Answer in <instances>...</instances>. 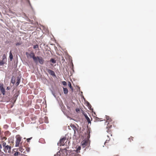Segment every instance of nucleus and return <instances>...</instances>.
Segmentation results:
<instances>
[{
  "mask_svg": "<svg viewBox=\"0 0 156 156\" xmlns=\"http://www.w3.org/2000/svg\"><path fill=\"white\" fill-rule=\"evenodd\" d=\"M29 55L31 58H32L35 63L37 62V58L35 56V54L33 52H31Z\"/></svg>",
  "mask_w": 156,
  "mask_h": 156,
  "instance_id": "f257e3e1",
  "label": "nucleus"
},
{
  "mask_svg": "<svg viewBox=\"0 0 156 156\" xmlns=\"http://www.w3.org/2000/svg\"><path fill=\"white\" fill-rule=\"evenodd\" d=\"M3 150L5 153H10L11 151V147L7 145L4 148Z\"/></svg>",
  "mask_w": 156,
  "mask_h": 156,
  "instance_id": "f03ea898",
  "label": "nucleus"
},
{
  "mask_svg": "<svg viewBox=\"0 0 156 156\" xmlns=\"http://www.w3.org/2000/svg\"><path fill=\"white\" fill-rule=\"evenodd\" d=\"M36 58H37V61H38L39 63L41 65H43L44 63V60L43 59L42 57L37 56Z\"/></svg>",
  "mask_w": 156,
  "mask_h": 156,
  "instance_id": "7ed1b4c3",
  "label": "nucleus"
},
{
  "mask_svg": "<svg viewBox=\"0 0 156 156\" xmlns=\"http://www.w3.org/2000/svg\"><path fill=\"white\" fill-rule=\"evenodd\" d=\"M0 90L2 94L3 95H5V89L3 87V85L2 84H0Z\"/></svg>",
  "mask_w": 156,
  "mask_h": 156,
  "instance_id": "20e7f679",
  "label": "nucleus"
},
{
  "mask_svg": "<svg viewBox=\"0 0 156 156\" xmlns=\"http://www.w3.org/2000/svg\"><path fill=\"white\" fill-rule=\"evenodd\" d=\"M47 70L48 73L51 75L54 76H56V75L54 71L49 69H47Z\"/></svg>",
  "mask_w": 156,
  "mask_h": 156,
  "instance_id": "39448f33",
  "label": "nucleus"
},
{
  "mask_svg": "<svg viewBox=\"0 0 156 156\" xmlns=\"http://www.w3.org/2000/svg\"><path fill=\"white\" fill-rule=\"evenodd\" d=\"M73 103V104H74V103L73 102V101L72 100L69 102V104H66V105L67 107V108L70 111L71 109L70 106H71V103Z\"/></svg>",
  "mask_w": 156,
  "mask_h": 156,
  "instance_id": "423d86ee",
  "label": "nucleus"
},
{
  "mask_svg": "<svg viewBox=\"0 0 156 156\" xmlns=\"http://www.w3.org/2000/svg\"><path fill=\"white\" fill-rule=\"evenodd\" d=\"M86 105L88 107V109L90 110L93 111V108H91V105L90 103L88 101H86Z\"/></svg>",
  "mask_w": 156,
  "mask_h": 156,
  "instance_id": "0eeeda50",
  "label": "nucleus"
},
{
  "mask_svg": "<svg viewBox=\"0 0 156 156\" xmlns=\"http://www.w3.org/2000/svg\"><path fill=\"white\" fill-rule=\"evenodd\" d=\"M83 115H84L85 118L87 120V122L88 123H91L90 119V118L87 116V114L85 113H83Z\"/></svg>",
  "mask_w": 156,
  "mask_h": 156,
  "instance_id": "6e6552de",
  "label": "nucleus"
},
{
  "mask_svg": "<svg viewBox=\"0 0 156 156\" xmlns=\"http://www.w3.org/2000/svg\"><path fill=\"white\" fill-rule=\"evenodd\" d=\"M20 82V77L19 76L17 77V81L16 83V86H18Z\"/></svg>",
  "mask_w": 156,
  "mask_h": 156,
  "instance_id": "1a4fd4ad",
  "label": "nucleus"
},
{
  "mask_svg": "<svg viewBox=\"0 0 156 156\" xmlns=\"http://www.w3.org/2000/svg\"><path fill=\"white\" fill-rule=\"evenodd\" d=\"M106 118L107 119V121L106 122H111L112 121L111 119H110V118H109V117L107 115H106Z\"/></svg>",
  "mask_w": 156,
  "mask_h": 156,
  "instance_id": "9d476101",
  "label": "nucleus"
},
{
  "mask_svg": "<svg viewBox=\"0 0 156 156\" xmlns=\"http://www.w3.org/2000/svg\"><path fill=\"white\" fill-rule=\"evenodd\" d=\"M9 58L10 61H12L13 59V55L11 51H10L9 52Z\"/></svg>",
  "mask_w": 156,
  "mask_h": 156,
  "instance_id": "9b49d317",
  "label": "nucleus"
},
{
  "mask_svg": "<svg viewBox=\"0 0 156 156\" xmlns=\"http://www.w3.org/2000/svg\"><path fill=\"white\" fill-rule=\"evenodd\" d=\"M16 142L17 143H18L20 144V141H21V137L20 136H18L17 137H16Z\"/></svg>",
  "mask_w": 156,
  "mask_h": 156,
  "instance_id": "f8f14e48",
  "label": "nucleus"
},
{
  "mask_svg": "<svg viewBox=\"0 0 156 156\" xmlns=\"http://www.w3.org/2000/svg\"><path fill=\"white\" fill-rule=\"evenodd\" d=\"M66 139V138L65 137H63L62 138L60 139L59 140V143L60 144H62V142L64 143V141Z\"/></svg>",
  "mask_w": 156,
  "mask_h": 156,
  "instance_id": "ddd939ff",
  "label": "nucleus"
},
{
  "mask_svg": "<svg viewBox=\"0 0 156 156\" xmlns=\"http://www.w3.org/2000/svg\"><path fill=\"white\" fill-rule=\"evenodd\" d=\"M11 82L13 84H14L15 82V78L13 76H12V77Z\"/></svg>",
  "mask_w": 156,
  "mask_h": 156,
  "instance_id": "4468645a",
  "label": "nucleus"
},
{
  "mask_svg": "<svg viewBox=\"0 0 156 156\" xmlns=\"http://www.w3.org/2000/svg\"><path fill=\"white\" fill-rule=\"evenodd\" d=\"M63 92L65 94H67L68 93V90L66 88H63Z\"/></svg>",
  "mask_w": 156,
  "mask_h": 156,
  "instance_id": "2eb2a0df",
  "label": "nucleus"
},
{
  "mask_svg": "<svg viewBox=\"0 0 156 156\" xmlns=\"http://www.w3.org/2000/svg\"><path fill=\"white\" fill-rule=\"evenodd\" d=\"M81 147L80 146H78L76 150L75 151L77 153H78L80 152V150Z\"/></svg>",
  "mask_w": 156,
  "mask_h": 156,
  "instance_id": "dca6fc26",
  "label": "nucleus"
},
{
  "mask_svg": "<svg viewBox=\"0 0 156 156\" xmlns=\"http://www.w3.org/2000/svg\"><path fill=\"white\" fill-rule=\"evenodd\" d=\"M50 62L53 63H55L56 62V61L54 58H51L50 60Z\"/></svg>",
  "mask_w": 156,
  "mask_h": 156,
  "instance_id": "f3484780",
  "label": "nucleus"
},
{
  "mask_svg": "<svg viewBox=\"0 0 156 156\" xmlns=\"http://www.w3.org/2000/svg\"><path fill=\"white\" fill-rule=\"evenodd\" d=\"M68 86H69V88L72 90H73V87H72V85H71V83L70 82H68Z\"/></svg>",
  "mask_w": 156,
  "mask_h": 156,
  "instance_id": "a211bd4d",
  "label": "nucleus"
},
{
  "mask_svg": "<svg viewBox=\"0 0 156 156\" xmlns=\"http://www.w3.org/2000/svg\"><path fill=\"white\" fill-rule=\"evenodd\" d=\"M20 154V152L17 151V152H15L14 154V155L15 156H17L18 155H19Z\"/></svg>",
  "mask_w": 156,
  "mask_h": 156,
  "instance_id": "6ab92c4d",
  "label": "nucleus"
},
{
  "mask_svg": "<svg viewBox=\"0 0 156 156\" xmlns=\"http://www.w3.org/2000/svg\"><path fill=\"white\" fill-rule=\"evenodd\" d=\"M87 143V142L86 141H83V142H82V145L83 147H84L86 144Z\"/></svg>",
  "mask_w": 156,
  "mask_h": 156,
  "instance_id": "aec40b11",
  "label": "nucleus"
},
{
  "mask_svg": "<svg viewBox=\"0 0 156 156\" xmlns=\"http://www.w3.org/2000/svg\"><path fill=\"white\" fill-rule=\"evenodd\" d=\"M6 58V56L5 54H4L2 55V60H4Z\"/></svg>",
  "mask_w": 156,
  "mask_h": 156,
  "instance_id": "412c9836",
  "label": "nucleus"
},
{
  "mask_svg": "<svg viewBox=\"0 0 156 156\" xmlns=\"http://www.w3.org/2000/svg\"><path fill=\"white\" fill-rule=\"evenodd\" d=\"M33 48L34 49H36L37 48H38V44H37L35 45H34Z\"/></svg>",
  "mask_w": 156,
  "mask_h": 156,
  "instance_id": "4be33fe9",
  "label": "nucleus"
},
{
  "mask_svg": "<svg viewBox=\"0 0 156 156\" xmlns=\"http://www.w3.org/2000/svg\"><path fill=\"white\" fill-rule=\"evenodd\" d=\"M62 83L63 85L64 86H66L67 85L66 82L65 81H63L62 82Z\"/></svg>",
  "mask_w": 156,
  "mask_h": 156,
  "instance_id": "5701e85b",
  "label": "nucleus"
},
{
  "mask_svg": "<svg viewBox=\"0 0 156 156\" xmlns=\"http://www.w3.org/2000/svg\"><path fill=\"white\" fill-rule=\"evenodd\" d=\"M5 63L3 61H0V66L3 65Z\"/></svg>",
  "mask_w": 156,
  "mask_h": 156,
  "instance_id": "b1692460",
  "label": "nucleus"
},
{
  "mask_svg": "<svg viewBox=\"0 0 156 156\" xmlns=\"http://www.w3.org/2000/svg\"><path fill=\"white\" fill-rule=\"evenodd\" d=\"M19 151H20L21 152H22L23 151V149L22 147H20L19 149Z\"/></svg>",
  "mask_w": 156,
  "mask_h": 156,
  "instance_id": "393cba45",
  "label": "nucleus"
},
{
  "mask_svg": "<svg viewBox=\"0 0 156 156\" xmlns=\"http://www.w3.org/2000/svg\"><path fill=\"white\" fill-rule=\"evenodd\" d=\"M8 125H5L3 127L4 128L6 129L8 128Z\"/></svg>",
  "mask_w": 156,
  "mask_h": 156,
  "instance_id": "a878e982",
  "label": "nucleus"
},
{
  "mask_svg": "<svg viewBox=\"0 0 156 156\" xmlns=\"http://www.w3.org/2000/svg\"><path fill=\"white\" fill-rule=\"evenodd\" d=\"M32 137H30V138H28L27 139V141L28 142H29L31 140V139H32Z\"/></svg>",
  "mask_w": 156,
  "mask_h": 156,
  "instance_id": "bb28decb",
  "label": "nucleus"
},
{
  "mask_svg": "<svg viewBox=\"0 0 156 156\" xmlns=\"http://www.w3.org/2000/svg\"><path fill=\"white\" fill-rule=\"evenodd\" d=\"M76 111L77 112H80V109L79 108H76Z\"/></svg>",
  "mask_w": 156,
  "mask_h": 156,
  "instance_id": "cd10ccee",
  "label": "nucleus"
},
{
  "mask_svg": "<svg viewBox=\"0 0 156 156\" xmlns=\"http://www.w3.org/2000/svg\"><path fill=\"white\" fill-rule=\"evenodd\" d=\"M27 1H28V3H29V5H30V6L31 7V8H32V6H31V4H30V2L29 0H27Z\"/></svg>",
  "mask_w": 156,
  "mask_h": 156,
  "instance_id": "c85d7f7f",
  "label": "nucleus"
},
{
  "mask_svg": "<svg viewBox=\"0 0 156 156\" xmlns=\"http://www.w3.org/2000/svg\"><path fill=\"white\" fill-rule=\"evenodd\" d=\"M52 94L54 96V97L55 98H56V95L53 92H52Z\"/></svg>",
  "mask_w": 156,
  "mask_h": 156,
  "instance_id": "c756f323",
  "label": "nucleus"
},
{
  "mask_svg": "<svg viewBox=\"0 0 156 156\" xmlns=\"http://www.w3.org/2000/svg\"><path fill=\"white\" fill-rule=\"evenodd\" d=\"M19 143H17L16 142V144H15V147H17L19 146Z\"/></svg>",
  "mask_w": 156,
  "mask_h": 156,
  "instance_id": "7c9ffc66",
  "label": "nucleus"
},
{
  "mask_svg": "<svg viewBox=\"0 0 156 156\" xmlns=\"http://www.w3.org/2000/svg\"><path fill=\"white\" fill-rule=\"evenodd\" d=\"M21 44L20 43L18 42L16 43V46H18V45H20Z\"/></svg>",
  "mask_w": 156,
  "mask_h": 156,
  "instance_id": "2f4dec72",
  "label": "nucleus"
},
{
  "mask_svg": "<svg viewBox=\"0 0 156 156\" xmlns=\"http://www.w3.org/2000/svg\"><path fill=\"white\" fill-rule=\"evenodd\" d=\"M58 153H60V151H58L57 154H55L54 156H58Z\"/></svg>",
  "mask_w": 156,
  "mask_h": 156,
  "instance_id": "473e14b6",
  "label": "nucleus"
},
{
  "mask_svg": "<svg viewBox=\"0 0 156 156\" xmlns=\"http://www.w3.org/2000/svg\"><path fill=\"white\" fill-rule=\"evenodd\" d=\"M10 88L9 87H7L6 88V90H10Z\"/></svg>",
  "mask_w": 156,
  "mask_h": 156,
  "instance_id": "72a5a7b5",
  "label": "nucleus"
},
{
  "mask_svg": "<svg viewBox=\"0 0 156 156\" xmlns=\"http://www.w3.org/2000/svg\"><path fill=\"white\" fill-rule=\"evenodd\" d=\"M2 145L3 147L5 146L6 145V143L5 142L3 143Z\"/></svg>",
  "mask_w": 156,
  "mask_h": 156,
  "instance_id": "f704fd0d",
  "label": "nucleus"
},
{
  "mask_svg": "<svg viewBox=\"0 0 156 156\" xmlns=\"http://www.w3.org/2000/svg\"><path fill=\"white\" fill-rule=\"evenodd\" d=\"M109 140H110L109 139L108 140H107L105 141V143H104V144H105H105H106V143H107V141H109Z\"/></svg>",
  "mask_w": 156,
  "mask_h": 156,
  "instance_id": "c9c22d12",
  "label": "nucleus"
},
{
  "mask_svg": "<svg viewBox=\"0 0 156 156\" xmlns=\"http://www.w3.org/2000/svg\"><path fill=\"white\" fill-rule=\"evenodd\" d=\"M27 152H29L30 151V148H28L27 149Z\"/></svg>",
  "mask_w": 156,
  "mask_h": 156,
  "instance_id": "e433bc0d",
  "label": "nucleus"
},
{
  "mask_svg": "<svg viewBox=\"0 0 156 156\" xmlns=\"http://www.w3.org/2000/svg\"><path fill=\"white\" fill-rule=\"evenodd\" d=\"M18 96V95H15V98H17Z\"/></svg>",
  "mask_w": 156,
  "mask_h": 156,
  "instance_id": "4c0bfd02",
  "label": "nucleus"
},
{
  "mask_svg": "<svg viewBox=\"0 0 156 156\" xmlns=\"http://www.w3.org/2000/svg\"><path fill=\"white\" fill-rule=\"evenodd\" d=\"M26 55H28V53L27 52H26Z\"/></svg>",
  "mask_w": 156,
  "mask_h": 156,
  "instance_id": "58836bf2",
  "label": "nucleus"
},
{
  "mask_svg": "<svg viewBox=\"0 0 156 156\" xmlns=\"http://www.w3.org/2000/svg\"><path fill=\"white\" fill-rule=\"evenodd\" d=\"M60 153H58V155H59V156H60Z\"/></svg>",
  "mask_w": 156,
  "mask_h": 156,
  "instance_id": "ea45409f",
  "label": "nucleus"
},
{
  "mask_svg": "<svg viewBox=\"0 0 156 156\" xmlns=\"http://www.w3.org/2000/svg\"><path fill=\"white\" fill-rule=\"evenodd\" d=\"M65 151L67 150H66V149H65Z\"/></svg>",
  "mask_w": 156,
  "mask_h": 156,
  "instance_id": "a19ab883",
  "label": "nucleus"
},
{
  "mask_svg": "<svg viewBox=\"0 0 156 156\" xmlns=\"http://www.w3.org/2000/svg\"><path fill=\"white\" fill-rule=\"evenodd\" d=\"M62 146L64 145V144H63V145H62Z\"/></svg>",
  "mask_w": 156,
  "mask_h": 156,
  "instance_id": "79ce46f5",
  "label": "nucleus"
}]
</instances>
